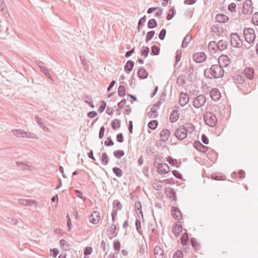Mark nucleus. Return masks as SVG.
Segmentation results:
<instances>
[{
	"instance_id": "nucleus-45",
	"label": "nucleus",
	"mask_w": 258,
	"mask_h": 258,
	"mask_svg": "<svg viewBox=\"0 0 258 258\" xmlns=\"http://www.w3.org/2000/svg\"><path fill=\"white\" fill-rule=\"evenodd\" d=\"M151 52L153 55H157L160 53V48L156 45H153L151 47Z\"/></svg>"
},
{
	"instance_id": "nucleus-52",
	"label": "nucleus",
	"mask_w": 258,
	"mask_h": 258,
	"mask_svg": "<svg viewBox=\"0 0 258 258\" xmlns=\"http://www.w3.org/2000/svg\"><path fill=\"white\" fill-rule=\"evenodd\" d=\"M173 258H183V252L180 250L176 251L173 256Z\"/></svg>"
},
{
	"instance_id": "nucleus-27",
	"label": "nucleus",
	"mask_w": 258,
	"mask_h": 258,
	"mask_svg": "<svg viewBox=\"0 0 258 258\" xmlns=\"http://www.w3.org/2000/svg\"><path fill=\"white\" fill-rule=\"evenodd\" d=\"M245 75L249 80H252L254 75V70L251 68H246L244 70Z\"/></svg>"
},
{
	"instance_id": "nucleus-8",
	"label": "nucleus",
	"mask_w": 258,
	"mask_h": 258,
	"mask_svg": "<svg viewBox=\"0 0 258 258\" xmlns=\"http://www.w3.org/2000/svg\"><path fill=\"white\" fill-rule=\"evenodd\" d=\"M230 42L233 47H239L242 42L239 35L236 33H232L230 34Z\"/></svg>"
},
{
	"instance_id": "nucleus-36",
	"label": "nucleus",
	"mask_w": 258,
	"mask_h": 258,
	"mask_svg": "<svg viewBox=\"0 0 258 258\" xmlns=\"http://www.w3.org/2000/svg\"><path fill=\"white\" fill-rule=\"evenodd\" d=\"M157 22L155 19H150L148 22V27L149 29H153L156 27Z\"/></svg>"
},
{
	"instance_id": "nucleus-35",
	"label": "nucleus",
	"mask_w": 258,
	"mask_h": 258,
	"mask_svg": "<svg viewBox=\"0 0 258 258\" xmlns=\"http://www.w3.org/2000/svg\"><path fill=\"white\" fill-rule=\"evenodd\" d=\"M80 58L81 61V63L84 67V70L86 71H88L89 70V64L88 62L85 59L84 56H80Z\"/></svg>"
},
{
	"instance_id": "nucleus-19",
	"label": "nucleus",
	"mask_w": 258,
	"mask_h": 258,
	"mask_svg": "<svg viewBox=\"0 0 258 258\" xmlns=\"http://www.w3.org/2000/svg\"><path fill=\"white\" fill-rule=\"evenodd\" d=\"M170 135V132L169 130H163L160 134V141L163 142H165L168 139Z\"/></svg>"
},
{
	"instance_id": "nucleus-54",
	"label": "nucleus",
	"mask_w": 258,
	"mask_h": 258,
	"mask_svg": "<svg viewBox=\"0 0 258 258\" xmlns=\"http://www.w3.org/2000/svg\"><path fill=\"white\" fill-rule=\"evenodd\" d=\"M236 4L235 3H232L228 5V10L231 13H233L236 11Z\"/></svg>"
},
{
	"instance_id": "nucleus-10",
	"label": "nucleus",
	"mask_w": 258,
	"mask_h": 258,
	"mask_svg": "<svg viewBox=\"0 0 258 258\" xmlns=\"http://www.w3.org/2000/svg\"><path fill=\"white\" fill-rule=\"evenodd\" d=\"M230 58L226 55H221L218 59V62L222 66V68L223 67L226 68L228 66V65L230 63Z\"/></svg>"
},
{
	"instance_id": "nucleus-57",
	"label": "nucleus",
	"mask_w": 258,
	"mask_h": 258,
	"mask_svg": "<svg viewBox=\"0 0 258 258\" xmlns=\"http://www.w3.org/2000/svg\"><path fill=\"white\" fill-rule=\"evenodd\" d=\"M113 207L116 208L118 210H121L122 209V205L120 202L118 200H115L113 203Z\"/></svg>"
},
{
	"instance_id": "nucleus-47",
	"label": "nucleus",
	"mask_w": 258,
	"mask_h": 258,
	"mask_svg": "<svg viewBox=\"0 0 258 258\" xmlns=\"http://www.w3.org/2000/svg\"><path fill=\"white\" fill-rule=\"evenodd\" d=\"M108 157L106 153H103L101 156V162L104 165H107L108 163Z\"/></svg>"
},
{
	"instance_id": "nucleus-44",
	"label": "nucleus",
	"mask_w": 258,
	"mask_h": 258,
	"mask_svg": "<svg viewBox=\"0 0 258 258\" xmlns=\"http://www.w3.org/2000/svg\"><path fill=\"white\" fill-rule=\"evenodd\" d=\"M40 71L42 72L49 79L53 80L51 75L49 73L48 70L46 68L44 67L43 68H41V70Z\"/></svg>"
},
{
	"instance_id": "nucleus-51",
	"label": "nucleus",
	"mask_w": 258,
	"mask_h": 258,
	"mask_svg": "<svg viewBox=\"0 0 258 258\" xmlns=\"http://www.w3.org/2000/svg\"><path fill=\"white\" fill-rule=\"evenodd\" d=\"M0 11L2 12V14L5 17H6L7 14L9 15L7 11L5 9V5L3 2H1V4L0 5Z\"/></svg>"
},
{
	"instance_id": "nucleus-14",
	"label": "nucleus",
	"mask_w": 258,
	"mask_h": 258,
	"mask_svg": "<svg viewBox=\"0 0 258 258\" xmlns=\"http://www.w3.org/2000/svg\"><path fill=\"white\" fill-rule=\"evenodd\" d=\"M194 147L195 149L203 153H206L208 147L202 144L199 141H196L194 143Z\"/></svg>"
},
{
	"instance_id": "nucleus-34",
	"label": "nucleus",
	"mask_w": 258,
	"mask_h": 258,
	"mask_svg": "<svg viewBox=\"0 0 258 258\" xmlns=\"http://www.w3.org/2000/svg\"><path fill=\"white\" fill-rule=\"evenodd\" d=\"M190 242L191 243V246L195 249L196 251L200 249V245L198 243L196 239L194 237H192L190 239Z\"/></svg>"
},
{
	"instance_id": "nucleus-9",
	"label": "nucleus",
	"mask_w": 258,
	"mask_h": 258,
	"mask_svg": "<svg viewBox=\"0 0 258 258\" xmlns=\"http://www.w3.org/2000/svg\"><path fill=\"white\" fill-rule=\"evenodd\" d=\"M161 105V102L158 101L156 103L154 104L150 109V111L148 112V116L151 118H156L158 113L157 110L159 108Z\"/></svg>"
},
{
	"instance_id": "nucleus-58",
	"label": "nucleus",
	"mask_w": 258,
	"mask_h": 258,
	"mask_svg": "<svg viewBox=\"0 0 258 258\" xmlns=\"http://www.w3.org/2000/svg\"><path fill=\"white\" fill-rule=\"evenodd\" d=\"M104 144L106 146H112L114 145V142L112 140L111 137H108L107 140L104 142Z\"/></svg>"
},
{
	"instance_id": "nucleus-17",
	"label": "nucleus",
	"mask_w": 258,
	"mask_h": 258,
	"mask_svg": "<svg viewBox=\"0 0 258 258\" xmlns=\"http://www.w3.org/2000/svg\"><path fill=\"white\" fill-rule=\"evenodd\" d=\"M100 220V213L97 211H94L89 216L90 221L93 224H96Z\"/></svg>"
},
{
	"instance_id": "nucleus-20",
	"label": "nucleus",
	"mask_w": 258,
	"mask_h": 258,
	"mask_svg": "<svg viewBox=\"0 0 258 258\" xmlns=\"http://www.w3.org/2000/svg\"><path fill=\"white\" fill-rule=\"evenodd\" d=\"M154 253L156 258H164V251L158 245L155 246Z\"/></svg>"
},
{
	"instance_id": "nucleus-4",
	"label": "nucleus",
	"mask_w": 258,
	"mask_h": 258,
	"mask_svg": "<svg viewBox=\"0 0 258 258\" xmlns=\"http://www.w3.org/2000/svg\"><path fill=\"white\" fill-rule=\"evenodd\" d=\"M206 100V99L204 95H200L195 98L193 101V106L196 108H200L204 105Z\"/></svg>"
},
{
	"instance_id": "nucleus-37",
	"label": "nucleus",
	"mask_w": 258,
	"mask_h": 258,
	"mask_svg": "<svg viewBox=\"0 0 258 258\" xmlns=\"http://www.w3.org/2000/svg\"><path fill=\"white\" fill-rule=\"evenodd\" d=\"M112 171L113 173L116 175V176L118 177H120L122 176L123 174L122 170L118 167H114L112 168Z\"/></svg>"
},
{
	"instance_id": "nucleus-42",
	"label": "nucleus",
	"mask_w": 258,
	"mask_h": 258,
	"mask_svg": "<svg viewBox=\"0 0 258 258\" xmlns=\"http://www.w3.org/2000/svg\"><path fill=\"white\" fill-rule=\"evenodd\" d=\"M150 51V48L148 46H143L141 50V55L147 57Z\"/></svg>"
},
{
	"instance_id": "nucleus-7",
	"label": "nucleus",
	"mask_w": 258,
	"mask_h": 258,
	"mask_svg": "<svg viewBox=\"0 0 258 258\" xmlns=\"http://www.w3.org/2000/svg\"><path fill=\"white\" fill-rule=\"evenodd\" d=\"M251 0H246L243 4L242 7V13L244 15L251 14L253 12Z\"/></svg>"
},
{
	"instance_id": "nucleus-16",
	"label": "nucleus",
	"mask_w": 258,
	"mask_h": 258,
	"mask_svg": "<svg viewBox=\"0 0 258 258\" xmlns=\"http://www.w3.org/2000/svg\"><path fill=\"white\" fill-rule=\"evenodd\" d=\"M210 96L212 99L214 101H218L221 98V94L218 89H212L210 92Z\"/></svg>"
},
{
	"instance_id": "nucleus-2",
	"label": "nucleus",
	"mask_w": 258,
	"mask_h": 258,
	"mask_svg": "<svg viewBox=\"0 0 258 258\" xmlns=\"http://www.w3.org/2000/svg\"><path fill=\"white\" fill-rule=\"evenodd\" d=\"M204 119L206 124L214 127L216 125L217 118L216 115L212 112H206L204 116Z\"/></svg>"
},
{
	"instance_id": "nucleus-63",
	"label": "nucleus",
	"mask_w": 258,
	"mask_h": 258,
	"mask_svg": "<svg viewBox=\"0 0 258 258\" xmlns=\"http://www.w3.org/2000/svg\"><path fill=\"white\" fill-rule=\"evenodd\" d=\"M105 130V128L104 126H102L100 127V130H99V138L100 139H101L103 137L104 135Z\"/></svg>"
},
{
	"instance_id": "nucleus-59",
	"label": "nucleus",
	"mask_w": 258,
	"mask_h": 258,
	"mask_svg": "<svg viewBox=\"0 0 258 258\" xmlns=\"http://www.w3.org/2000/svg\"><path fill=\"white\" fill-rule=\"evenodd\" d=\"M106 107V103L105 101H103L102 102L101 104L100 105V106L98 109V111L100 113L103 112L104 111Z\"/></svg>"
},
{
	"instance_id": "nucleus-29",
	"label": "nucleus",
	"mask_w": 258,
	"mask_h": 258,
	"mask_svg": "<svg viewBox=\"0 0 258 258\" xmlns=\"http://www.w3.org/2000/svg\"><path fill=\"white\" fill-rule=\"evenodd\" d=\"M134 62L132 60H128L124 67V70L125 71H129V72H131L134 68Z\"/></svg>"
},
{
	"instance_id": "nucleus-33",
	"label": "nucleus",
	"mask_w": 258,
	"mask_h": 258,
	"mask_svg": "<svg viewBox=\"0 0 258 258\" xmlns=\"http://www.w3.org/2000/svg\"><path fill=\"white\" fill-rule=\"evenodd\" d=\"M209 49L213 52H216L218 50V43L215 41H211L208 45Z\"/></svg>"
},
{
	"instance_id": "nucleus-5",
	"label": "nucleus",
	"mask_w": 258,
	"mask_h": 258,
	"mask_svg": "<svg viewBox=\"0 0 258 258\" xmlns=\"http://www.w3.org/2000/svg\"><path fill=\"white\" fill-rule=\"evenodd\" d=\"M187 133L183 126L180 125L175 131V136L179 140H182L186 138Z\"/></svg>"
},
{
	"instance_id": "nucleus-28",
	"label": "nucleus",
	"mask_w": 258,
	"mask_h": 258,
	"mask_svg": "<svg viewBox=\"0 0 258 258\" xmlns=\"http://www.w3.org/2000/svg\"><path fill=\"white\" fill-rule=\"evenodd\" d=\"M182 231V227L181 225H177V224L176 223L175 225H174V227L172 228V232L175 235V236H178L180 233Z\"/></svg>"
},
{
	"instance_id": "nucleus-39",
	"label": "nucleus",
	"mask_w": 258,
	"mask_h": 258,
	"mask_svg": "<svg viewBox=\"0 0 258 258\" xmlns=\"http://www.w3.org/2000/svg\"><path fill=\"white\" fill-rule=\"evenodd\" d=\"M158 122L156 120L150 121L148 123V127L153 130H155L158 126Z\"/></svg>"
},
{
	"instance_id": "nucleus-41",
	"label": "nucleus",
	"mask_w": 258,
	"mask_h": 258,
	"mask_svg": "<svg viewBox=\"0 0 258 258\" xmlns=\"http://www.w3.org/2000/svg\"><path fill=\"white\" fill-rule=\"evenodd\" d=\"M17 166L20 167L21 169H28L29 167V165H28L27 163L22 162H16Z\"/></svg>"
},
{
	"instance_id": "nucleus-62",
	"label": "nucleus",
	"mask_w": 258,
	"mask_h": 258,
	"mask_svg": "<svg viewBox=\"0 0 258 258\" xmlns=\"http://www.w3.org/2000/svg\"><path fill=\"white\" fill-rule=\"evenodd\" d=\"M173 175L177 178L181 179L182 178V174L177 170H174L172 171Z\"/></svg>"
},
{
	"instance_id": "nucleus-31",
	"label": "nucleus",
	"mask_w": 258,
	"mask_h": 258,
	"mask_svg": "<svg viewBox=\"0 0 258 258\" xmlns=\"http://www.w3.org/2000/svg\"><path fill=\"white\" fill-rule=\"evenodd\" d=\"M191 39V36L189 34H187L186 36L183 39V40L182 41V47L183 48H185L187 47L189 44V43L190 42Z\"/></svg>"
},
{
	"instance_id": "nucleus-48",
	"label": "nucleus",
	"mask_w": 258,
	"mask_h": 258,
	"mask_svg": "<svg viewBox=\"0 0 258 258\" xmlns=\"http://www.w3.org/2000/svg\"><path fill=\"white\" fill-rule=\"evenodd\" d=\"M113 247L116 252L118 253L120 248V243L119 241H114L113 242Z\"/></svg>"
},
{
	"instance_id": "nucleus-53",
	"label": "nucleus",
	"mask_w": 258,
	"mask_h": 258,
	"mask_svg": "<svg viewBox=\"0 0 258 258\" xmlns=\"http://www.w3.org/2000/svg\"><path fill=\"white\" fill-rule=\"evenodd\" d=\"M166 34V30L165 28L162 29L159 34V38L161 40H163Z\"/></svg>"
},
{
	"instance_id": "nucleus-3",
	"label": "nucleus",
	"mask_w": 258,
	"mask_h": 258,
	"mask_svg": "<svg viewBox=\"0 0 258 258\" xmlns=\"http://www.w3.org/2000/svg\"><path fill=\"white\" fill-rule=\"evenodd\" d=\"M245 40L248 43H252L255 38L254 30L252 28H246L243 31Z\"/></svg>"
},
{
	"instance_id": "nucleus-11",
	"label": "nucleus",
	"mask_w": 258,
	"mask_h": 258,
	"mask_svg": "<svg viewBox=\"0 0 258 258\" xmlns=\"http://www.w3.org/2000/svg\"><path fill=\"white\" fill-rule=\"evenodd\" d=\"M170 171V168L168 164L162 163L160 165H158L157 172L160 175L166 174Z\"/></svg>"
},
{
	"instance_id": "nucleus-43",
	"label": "nucleus",
	"mask_w": 258,
	"mask_h": 258,
	"mask_svg": "<svg viewBox=\"0 0 258 258\" xmlns=\"http://www.w3.org/2000/svg\"><path fill=\"white\" fill-rule=\"evenodd\" d=\"M155 34V31L154 30H151L148 32L147 33L146 36V42H148L150 40L152 39V38L154 37V35Z\"/></svg>"
},
{
	"instance_id": "nucleus-26",
	"label": "nucleus",
	"mask_w": 258,
	"mask_h": 258,
	"mask_svg": "<svg viewBox=\"0 0 258 258\" xmlns=\"http://www.w3.org/2000/svg\"><path fill=\"white\" fill-rule=\"evenodd\" d=\"M218 50L222 51L226 49L228 46V42L226 40H221L218 42Z\"/></svg>"
},
{
	"instance_id": "nucleus-18",
	"label": "nucleus",
	"mask_w": 258,
	"mask_h": 258,
	"mask_svg": "<svg viewBox=\"0 0 258 258\" xmlns=\"http://www.w3.org/2000/svg\"><path fill=\"white\" fill-rule=\"evenodd\" d=\"M189 101V97L186 93L181 92L180 94L179 104L181 106H184Z\"/></svg>"
},
{
	"instance_id": "nucleus-40",
	"label": "nucleus",
	"mask_w": 258,
	"mask_h": 258,
	"mask_svg": "<svg viewBox=\"0 0 258 258\" xmlns=\"http://www.w3.org/2000/svg\"><path fill=\"white\" fill-rule=\"evenodd\" d=\"M118 94L120 97H123L125 94V87L123 85H120L118 88Z\"/></svg>"
},
{
	"instance_id": "nucleus-38",
	"label": "nucleus",
	"mask_w": 258,
	"mask_h": 258,
	"mask_svg": "<svg viewBox=\"0 0 258 258\" xmlns=\"http://www.w3.org/2000/svg\"><path fill=\"white\" fill-rule=\"evenodd\" d=\"M113 155L115 158L120 159L124 155V152L122 150H118L113 152Z\"/></svg>"
},
{
	"instance_id": "nucleus-32",
	"label": "nucleus",
	"mask_w": 258,
	"mask_h": 258,
	"mask_svg": "<svg viewBox=\"0 0 258 258\" xmlns=\"http://www.w3.org/2000/svg\"><path fill=\"white\" fill-rule=\"evenodd\" d=\"M187 133H191L195 130L194 125L191 123H185L182 125Z\"/></svg>"
},
{
	"instance_id": "nucleus-25",
	"label": "nucleus",
	"mask_w": 258,
	"mask_h": 258,
	"mask_svg": "<svg viewBox=\"0 0 258 258\" xmlns=\"http://www.w3.org/2000/svg\"><path fill=\"white\" fill-rule=\"evenodd\" d=\"M138 76L140 79H145L148 77V73L144 68L141 67L138 71Z\"/></svg>"
},
{
	"instance_id": "nucleus-55",
	"label": "nucleus",
	"mask_w": 258,
	"mask_h": 258,
	"mask_svg": "<svg viewBox=\"0 0 258 258\" xmlns=\"http://www.w3.org/2000/svg\"><path fill=\"white\" fill-rule=\"evenodd\" d=\"M252 21L254 25H258V12H256L253 15Z\"/></svg>"
},
{
	"instance_id": "nucleus-30",
	"label": "nucleus",
	"mask_w": 258,
	"mask_h": 258,
	"mask_svg": "<svg viewBox=\"0 0 258 258\" xmlns=\"http://www.w3.org/2000/svg\"><path fill=\"white\" fill-rule=\"evenodd\" d=\"M121 121L118 119H114L111 122L112 128L114 130H116L120 127Z\"/></svg>"
},
{
	"instance_id": "nucleus-6",
	"label": "nucleus",
	"mask_w": 258,
	"mask_h": 258,
	"mask_svg": "<svg viewBox=\"0 0 258 258\" xmlns=\"http://www.w3.org/2000/svg\"><path fill=\"white\" fill-rule=\"evenodd\" d=\"M12 132L15 136L18 138H30L32 137V135L31 133L25 132L24 130L21 129L13 130Z\"/></svg>"
},
{
	"instance_id": "nucleus-22",
	"label": "nucleus",
	"mask_w": 258,
	"mask_h": 258,
	"mask_svg": "<svg viewBox=\"0 0 258 258\" xmlns=\"http://www.w3.org/2000/svg\"><path fill=\"white\" fill-rule=\"evenodd\" d=\"M179 114L177 109H174L172 110L170 115L169 120L171 122L176 121L179 118Z\"/></svg>"
},
{
	"instance_id": "nucleus-21",
	"label": "nucleus",
	"mask_w": 258,
	"mask_h": 258,
	"mask_svg": "<svg viewBox=\"0 0 258 258\" xmlns=\"http://www.w3.org/2000/svg\"><path fill=\"white\" fill-rule=\"evenodd\" d=\"M35 118L36 122L45 132L49 131V128L45 126V121L44 119L37 115L35 116Z\"/></svg>"
},
{
	"instance_id": "nucleus-60",
	"label": "nucleus",
	"mask_w": 258,
	"mask_h": 258,
	"mask_svg": "<svg viewBox=\"0 0 258 258\" xmlns=\"http://www.w3.org/2000/svg\"><path fill=\"white\" fill-rule=\"evenodd\" d=\"M156 225L153 223H150L148 225V229L151 231L152 233H155Z\"/></svg>"
},
{
	"instance_id": "nucleus-56",
	"label": "nucleus",
	"mask_w": 258,
	"mask_h": 258,
	"mask_svg": "<svg viewBox=\"0 0 258 258\" xmlns=\"http://www.w3.org/2000/svg\"><path fill=\"white\" fill-rule=\"evenodd\" d=\"M92 252V247L90 246L86 247L84 248V254L85 255H88L91 254Z\"/></svg>"
},
{
	"instance_id": "nucleus-24",
	"label": "nucleus",
	"mask_w": 258,
	"mask_h": 258,
	"mask_svg": "<svg viewBox=\"0 0 258 258\" xmlns=\"http://www.w3.org/2000/svg\"><path fill=\"white\" fill-rule=\"evenodd\" d=\"M215 19L219 23H226L229 20L228 17L223 14L216 15Z\"/></svg>"
},
{
	"instance_id": "nucleus-15",
	"label": "nucleus",
	"mask_w": 258,
	"mask_h": 258,
	"mask_svg": "<svg viewBox=\"0 0 258 258\" xmlns=\"http://www.w3.org/2000/svg\"><path fill=\"white\" fill-rule=\"evenodd\" d=\"M171 215L176 220H180L182 219L181 213L179 209L176 207H172Z\"/></svg>"
},
{
	"instance_id": "nucleus-13",
	"label": "nucleus",
	"mask_w": 258,
	"mask_h": 258,
	"mask_svg": "<svg viewBox=\"0 0 258 258\" xmlns=\"http://www.w3.org/2000/svg\"><path fill=\"white\" fill-rule=\"evenodd\" d=\"M194 59L198 63H201L206 59V55L203 52H197L193 56Z\"/></svg>"
},
{
	"instance_id": "nucleus-46",
	"label": "nucleus",
	"mask_w": 258,
	"mask_h": 258,
	"mask_svg": "<svg viewBox=\"0 0 258 258\" xmlns=\"http://www.w3.org/2000/svg\"><path fill=\"white\" fill-rule=\"evenodd\" d=\"M185 70L189 76H192L195 72V69L194 68V66L191 64L187 66L186 67Z\"/></svg>"
},
{
	"instance_id": "nucleus-23",
	"label": "nucleus",
	"mask_w": 258,
	"mask_h": 258,
	"mask_svg": "<svg viewBox=\"0 0 258 258\" xmlns=\"http://www.w3.org/2000/svg\"><path fill=\"white\" fill-rule=\"evenodd\" d=\"M166 194L169 197V199L176 201V194L175 191L172 188H168L165 191Z\"/></svg>"
},
{
	"instance_id": "nucleus-61",
	"label": "nucleus",
	"mask_w": 258,
	"mask_h": 258,
	"mask_svg": "<svg viewBox=\"0 0 258 258\" xmlns=\"http://www.w3.org/2000/svg\"><path fill=\"white\" fill-rule=\"evenodd\" d=\"M50 251L51 252V254L53 257H56L58 254L59 253V250L58 249L56 248H54L53 249H50Z\"/></svg>"
},
{
	"instance_id": "nucleus-64",
	"label": "nucleus",
	"mask_w": 258,
	"mask_h": 258,
	"mask_svg": "<svg viewBox=\"0 0 258 258\" xmlns=\"http://www.w3.org/2000/svg\"><path fill=\"white\" fill-rule=\"evenodd\" d=\"M116 140L119 143H122L124 141V138L122 133H119L116 136Z\"/></svg>"
},
{
	"instance_id": "nucleus-50",
	"label": "nucleus",
	"mask_w": 258,
	"mask_h": 258,
	"mask_svg": "<svg viewBox=\"0 0 258 258\" xmlns=\"http://www.w3.org/2000/svg\"><path fill=\"white\" fill-rule=\"evenodd\" d=\"M188 235L186 233H184L181 237V244L183 245H186L188 242Z\"/></svg>"
},
{
	"instance_id": "nucleus-49",
	"label": "nucleus",
	"mask_w": 258,
	"mask_h": 258,
	"mask_svg": "<svg viewBox=\"0 0 258 258\" xmlns=\"http://www.w3.org/2000/svg\"><path fill=\"white\" fill-rule=\"evenodd\" d=\"M141 222L138 219L136 220V227L138 232L140 234H142V230H141Z\"/></svg>"
},
{
	"instance_id": "nucleus-12",
	"label": "nucleus",
	"mask_w": 258,
	"mask_h": 258,
	"mask_svg": "<svg viewBox=\"0 0 258 258\" xmlns=\"http://www.w3.org/2000/svg\"><path fill=\"white\" fill-rule=\"evenodd\" d=\"M19 203L23 206H30L36 207L35 200L30 199H19L18 200Z\"/></svg>"
},
{
	"instance_id": "nucleus-1",
	"label": "nucleus",
	"mask_w": 258,
	"mask_h": 258,
	"mask_svg": "<svg viewBox=\"0 0 258 258\" xmlns=\"http://www.w3.org/2000/svg\"><path fill=\"white\" fill-rule=\"evenodd\" d=\"M224 71L222 66L219 64H213L210 68L204 70V76L209 79H218L223 77Z\"/></svg>"
}]
</instances>
